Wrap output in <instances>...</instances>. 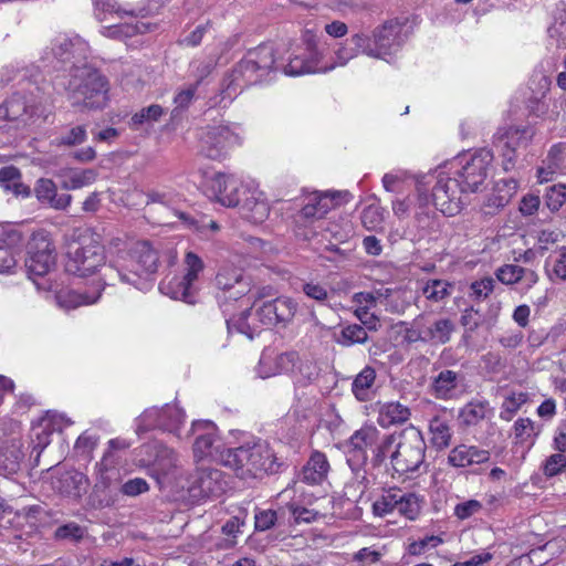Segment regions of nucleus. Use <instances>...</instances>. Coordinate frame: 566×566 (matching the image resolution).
Wrapping results in <instances>:
<instances>
[{
	"label": "nucleus",
	"instance_id": "28",
	"mask_svg": "<svg viewBox=\"0 0 566 566\" xmlns=\"http://www.w3.org/2000/svg\"><path fill=\"white\" fill-rule=\"evenodd\" d=\"M319 52L307 42V51L302 55L291 57L289 63L284 66V73L291 76H297L308 73H316L326 71V66L319 65Z\"/></svg>",
	"mask_w": 566,
	"mask_h": 566
},
{
	"label": "nucleus",
	"instance_id": "10",
	"mask_svg": "<svg viewBox=\"0 0 566 566\" xmlns=\"http://www.w3.org/2000/svg\"><path fill=\"white\" fill-rule=\"evenodd\" d=\"M104 263V247L93 237H83L76 245L70 247L65 269L71 274L87 276Z\"/></svg>",
	"mask_w": 566,
	"mask_h": 566
},
{
	"label": "nucleus",
	"instance_id": "17",
	"mask_svg": "<svg viewBox=\"0 0 566 566\" xmlns=\"http://www.w3.org/2000/svg\"><path fill=\"white\" fill-rule=\"evenodd\" d=\"M349 197L350 195L347 191H336L333 193L312 192L305 198L304 206L296 217V222L304 221L306 223L322 219L342 201H348Z\"/></svg>",
	"mask_w": 566,
	"mask_h": 566
},
{
	"label": "nucleus",
	"instance_id": "61",
	"mask_svg": "<svg viewBox=\"0 0 566 566\" xmlns=\"http://www.w3.org/2000/svg\"><path fill=\"white\" fill-rule=\"evenodd\" d=\"M515 438L524 442L538 434V428L528 418H520L514 423Z\"/></svg>",
	"mask_w": 566,
	"mask_h": 566
},
{
	"label": "nucleus",
	"instance_id": "46",
	"mask_svg": "<svg viewBox=\"0 0 566 566\" xmlns=\"http://www.w3.org/2000/svg\"><path fill=\"white\" fill-rule=\"evenodd\" d=\"M400 489H389L385 491L374 503L373 512L377 516L397 512V504L400 501Z\"/></svg>",
	"mask_w": 566,
	"mask_h": 566
},
{
	"label": "nucleus",
	"instance_id": "45",
	"mask_svg": "<svg viewBox=\"0 0 566 566\" xmlns=\"http://www.w3.org/2000/svg\"><path fill=\"white\" fill-rule=\"evenodd\" d=\"M453 284L444 280H428L422 286V294L431 302H443L452 293Z\"/></svg>",
	"mask_w": 566,
	"mask_h": 566
},
{
	"label": "nucleus",
	"instance_id": "15",
	"mask_svg": "<svg viewBox=\"0 0 566 566\" xmlns=\"http://www.w3.org/2000/svg\"><path fill=\"white\" fill-rule=\"evenodd\" d=\"M200 153L207 158L220 160L240 144V137L227 125L208 126L200 134Z\"/></svg>",
	"mask_w": 566,
	"mask_h": 566
},
{
	"label": "nucleus",
	"instance_id": "35",
	"mask_svg": "<svg viewBox=\"0 0 566 566\" xmlns=\"http://www.w3.org/2000/svg\"><path fill=\"white\" fill-rule=\"evenodd\" d=\"M0 185L6 191L17 197L29 198L31 188L22 181L21 171L14 166H6L0 169Z\"/></svg>",
	"mask_w": 566,
	"mask_h": 566
},
{
	"label": "nucleus",
	"instance_id": "52",
	"mask_svg": "<svg viewBox=\"0 0 566 566\" xmlns=\"http://www.w3.org/2000/svg\"><path fill=\"white\" fill-rule=\"evenodd\" d=\"M400 497L397 504V513L409 520H415L420 512L418 496L415 493L400 490Z\"/></svg>",
	"mask_w": 566,
	"mask_h": 566
},
{
	"label": "nucleus",
	"instance_id": "25",
	"mask_svg": "<svg viewBox=\"0 0 566 566\" xmlns=\"http://www.w3.org/2000/svg\"><path fill=\"white\" fill-rule=\"evenodd\" d=\"M22 241V233L17 229L0 231V273H11L17 266V254Z\"/></svg>",
	"mask_w": 566,
	"mask_h": 566
},
{
	"label": "nucleus",
	"instance_id": "39",
	"mask_svg": "<svg viewBox=\"0 0 566 566\" xmlns=\"http://www.w3.org/2000/svg\"><path fill=\"white\" fill-rule=\"evenodd\" d=\"M368 332L359 324H346L342 326L339 334L336 336V343L343 347H350L368 342Z\"/></svg>",
	"mask_w": 566,
	"mask_h": 566
},
{
	"label": "nucleus",
	"instance_id": "57",
	"mask_svg": "<svg viewBox=\"0 0 566 566\" xmlns=\"http://www.w3.org/2000/svg\"><path fill=\"white\" fill-rule=\"evenodd\" d=\"M565 452L557 451L549 455L543 463V473L547 478H553L566 470V455Z\"/></svg>",
	"mask_w": 566,
	"mask_h": 566
},
{
	"label": "nucleus",
	"instance_id": "5",
	"mask_svg": "<svg viewBox=\"0 0 566 566\" xmlns=\"http://www.w3.org/2000/svg\"><path fill=\"white\" fill-rule=\"evenodd\" d=\"M406 22L398 19L388 20L377 27L371 35L366 33H356L353 41L357 46L363 48V53L375 57L385 59L386 55L397 53L408 38Z\"/></svg>",
	"mask_w": 566,
	"mask_h": 566
},
{
	"label": "nucleus",
	"instance_id": "32",
	"mask_svg": "<svg viewBox=\"0 0 566 566\" xmlns=\"http://www.w3.org/2000/svg\"><path fill=\"white\" fill-rule=\"evenodd\" d=\"M454 331L455 324L452 319L441 317L434 321H430L424 315V333L428 343L434 345H444L450 342Z\"/></svg>",
	"mask_w": 566,
	"mask_h": 566
},
{
	"label": "nucleus",
	"instance_id": "51",
	"mask_svg": "<svg viewBox=\"0 0 566 566\" xmlns=\"http://www.w3.org/2000/svg\"><path fill=\"white\" fill-rule=\"evenodd\" d=\"M87 133L84 125H77L62 132L59 136L53 139V144L56 146L73 147L80 145L86 140Z\"/></svg>",
	"mask_w": 566,
	"mask_h": 566
},
{
	"label": "nucleus",
	"instance_id": "41",
	"mask_svg": "<svg viewBox=\"0 0 566 566\" xmlns=\"http://www.w3.org/2000/svg\"><path fill=\"white\" fill-rule=\"evenodd\" d=\"M101 292L94 294L78 293L75 291H61L56 294L59 305L66 310L76 308L81 305H90L97 302Z\"/></svg>",
	"mask_w": 566,
	"mask_h": 566
},
{
	"label": "nucleus",
	"instance_id": "44",
	"mask_svg": "<svg viewBox=\"0 0 566 566\" xmlns=\"http://www.w3.org/2000/svg\"><path fill=\"white\" fill-rule=\"evenodd\" d=\"M434 176H421L417 177V207H416V218L418 220H421L423 217L429 218L431 210H430V203L432 201V198L427 195L426 186L430 185L433 180Z\"/></svg>",
	"mask_w": 566,
	"mask_h": 566
},
{
	"label": "nucleus",
	"instance_id": "9",
	"mask_svg": "<svg viewBox=\"0 0 566 566\" xmlns=\"http://www.w3.org/2000/svg\"><path fill=\"white\" fill-rule=\"evenodd\" d=\"M493 153L488 148H480L471 155L457 158L452 166L454 175L467 192H476L484 185L493 163Z\"/></svg>",
	"mask_w": 566,
	"mask_h": 566
},
{
	"label": "nucleus",
	"instance_id": "56",
	"mask_svg": "<svg viewBox=\"0 0 566 566\" xmlns=\"http://www.w3.org/2000/svg\"><path fill=\"white\" fill-rule=\"evenodd\" d=\"M525 401L526 395L523 392L506 397L501 406L500 418L510 421Z\"/></svg>",
	"mask_w": 566,
	"mask_h": 566
},
{
	"label": "nucleus",
	"instance_id": "31",
	"mask_svg": "<svg viewBox=\"0 0 566 566\" xmlns=\"http://www.w3.org/2000/svg\"><path fill=\"white\" fill-rule=\"evenodd\" d=\"M495 276L505 285H513L524 280L527 289H532L538 282V274L534 270L525 269L517 264L500 266L495 271Z\"/></svg>",
	"mask_w": 566,
	"mask_h": 566
},
{
	"label": "nucleus",
	"instance_id": "34",
	"mask_svg": "<svg viewBox=\"0 0 566 566\" xmlns=\"http://www.w3.org/2000/svg\"><path fill=\"white\" fill-rule=\"evenodd\" d=\"M410 410L398 401H389L378 405V423L382 428L405 423L410 418Z\"/></svg>",
	"mask_w": 566,
	"mask_h": 566
},
{
	"label": "nucleus",
	"instance_id": "55",
	"mask_svg": "<svg viewBox=\"0 0 566 566\" xmlns=\"http://www.w3.org/2000/svg\"><path fill=\"white\" fill-rule=\"evenodd\" d=\"M544 199L551 211H558L566 201V186L564 184H557L548 187Z\"/></svg>",
	"mask_w": 566,
	"mask_h": 566
},
{
	"label": "nucleus",
	"instance_id": "16",
	"mask_svg": "<svg viewBox=\"0 0 566 566\" xmlns=\"http://www.w3.org/2000/svg\"><path fill=\"white\" fill-rule=\"evenodd\" d=\"M467 388V378L463 371L441 369L431 377L428 390L439 400H457L461 398Z\"/></svg>",
	"mask_w": 566,
	"mask_h": 566
},
{
	"label": "nucleus",
	"instance_id": "1",
	"mask_svg": "<svg viewBox=\"0 0 566 566\" xmlns=\"http://www.w3.org/2000/svg\"><path fill=\"white\" fill-rule=\"evenodd\" d=\"M157 269V251L148 241H139L134 243L120 256L118 265L104 266L102 279L105 285H115V281L118 280L135 286L137 290H147L149 282L146 277L154 274Z\"/></svg>",
	"mask_w": 566,
	"mask_h": 566
},
{
	"label": "nucleus",
	"instance_id": "42",
	"mask_svg": "<svg viewBox=\"0 0 566 566\" xmlns=\"http://www.w3.org/2000/svg\"><path fill=\"white\" fill-rule=\"evenodd\" d=\"M489 402L485 400H471L459 411V418L467 427L476 426L486 416Z\"/></svg>",
	"mask_w": 566,
	"mask_h": 566
},
{
	"label": "nucleus",
	"instance_id": "22",
	"mask_svg": "<svg viewBox=\"0 0 566 566\" xmlns=\"http://www.w3.org/2000/svg\"><path fill=\"white\" fill-rule=\"evenodd\" d=\"M244 188L238 178L223 172L216 174L210 180V190L217 201L226 207L239 206Z\"/></svg>",
	"mask_w": 566,
	"mask_h": 566
},
{
	"label": "nucleus",
	"instance_id": "20",
	"mask_svg": "<svg viewBox=\"0 0 566 566\" xmlns=\"http://www.w3.org/2000/svg\"><path fill=\"white\" fill-rule=\"evenodd\" d=\"M216 285L220 291L217 295L220 301H237L250 292L249 277L240 269H220L216 275Z\"/></svg>",
	"mask_w": 566,
	"mask_h": 566
},
{
	"label": "nucleus",
	"instance_id": "27",
	"mask_svg": "<svg viewBox=\"0 0 566 566\" xmlns=\"http://www.w3.org/2000/svg\"><path fill=\"white\" fill-rule=\"evenodd\" d=\"M489 460L490 452L476 446L459 444L451 449L448 454V463L457 469L485 463Z\"/></svg>",
	"mask_w": 566,
	"mask_h": 566
},
{
	"label": "nucleus",
	"instance_id": "24",
	"mask_svg": "<svg viewBox=\"0 0 566 566\" xmlns=\"http://www.w3.org/2000/svg\"><path fill=\"white\" fill-rule=\"evenodd\" d=\"M237 207L241 216L253 223H262L270 214V206L263 192L258 189L244 188Z\"/></svg>",
	"mask_w": 566,
	"mask_h": 566
},
{
	"label": "nucleus",
	"instance_id": "38",
	"mask_svg": "<svg viewBox=\"0 0 566 566\" xmlns=\"http://www.w3.org/2000/svg\"><path fill=\"white\" fill-rule=\"evenodd\" d=\"M376 380V370L370 366H365L355 377L352 384V392L357 400L365 402L370 398V389Z\"/></svg>",
	"mask_w": 566,
	"mask_h": 566
},
{
	"label": "nucleus",
	"instance_id": "3",
	"mask_svg": "<svg viewBox=\"0 0 566 566\" xmlns=\"http://www.w3.org/2000/svg\"><path fill=\"white\" fill-rule=\"evenodd\" d=\"M221 462L240 479L256 478L262 473L275 474L283 465L269 443L261 439L227 449L221 453Z\"/></svg>",
	"mask_w": 566,
	"mask_h": 566
},
{
	"label": "nucleus",
	"instance_id": "63",
	"mask_svg": "<svg viewBox=\"0 0 566 566\" xmlns=\"http://www.w3.org/2000/svg\"><path fill=\"white\" fill-rule=\"evenodd\" d=\"M255 316L260 321V323L264 326H273L277 325L279 321L276 318L277 313L274 308V302L268 301L264 302L256 311Z\"/></svg>",
	"mask_w": 566,
	"mask_h": 566
},
{
	"label": "nucleus",
	"instance_id": "47",
	"mask_svg": "<svg viewBox=\"0 0 566 566\" xmlns=\"http://www.w3.org/2000/svg\"><path fill=\"white\" fill-rule=\"evenodd\" d=\"M86 535V528L75 522H69L60 525L53 533L55 541H63L70 543H80Z\"/></svg>",
	"mask_w": 566,
	"mask_h": 566
},
{
	"label": "nucleus",
	"instance_id": "11",
	"mask_svg": "<svg viewBox=\"0 0 566 566\" xmlns=\"http://www.w3.org/2000/svg\"><path fill=\"white\" fill-rule=\"evenodd\" d=\"M186 419L185 411L176 403H167L161 408L146 409L136 420L137 433L159 429L179 437V430Z\"/></svg>",
	"mask_w": 566,
	"mask_h": 566
},
{
	"label": "nucleus",
	"instance_id": "59",
	"mask_svg": "<svg viewBox=\"0 0 566 566\" xmlns=\"http://www.w3.org/2000/svg\"><path fill=\"white\" fill-rule=\"evenodd\" d=\"M549 168L566 174V143L553 145L548 153Z\"/></svg>",
	"mask_w": 566,
	"mask_h": 566
},
{
	"label": "nucleus",
	"instance_id": "49",
	"mask_svg": "<svg viewBox=\"0 0 566 566\" xmlns=\"http://www.w3.org/2000/svg\"><path fill=\"white\" fill-rule=\"evenodd\" d=\"M164 108L158 104H153L147 107L142 108L139 112L135 113L129 122L130 127L138 129L140 126L145 124H153L164 115Z\"/></svg>",
	"mask_w": 566,
	"mask_h": 566
},
{
	"label": "nucleus",
	"instance_id": "53",
	"mask_svg": "<svg viewBox=\"0 0 566 566\" xmlns=\"http://www.w3.org/2000/svg\"><path fill=\"white\" fill-rule=\"evenodd\" d=\"M156 449L154 462L163 473H168L177 465L178 455L172 449L163 444L156 446Z\"/></svg>",
	"mask_w": 566,
	"mask_h": 566
},
{
	"label": "nucleus",
	"instance_id": "13",
	"mask_svg": "<svg viewBox=\"0 0 566 566\" xmlns=\"http://www.w3.org/2000/svg\"><path fill=\"white\" fill-rule=\"evenodd\" d=\"M463 193H467V190L462 187L455 175L451 177L440 172L432 188V203L444 216L452 217L462 210L464 205L462 200Z\"/></svg>",
	"mask_w": 566,
	"mask_h": 566
},
{
	"label": "nucleus",
	"instance_id": "60",
	"mask_svg": "<svg viewBox=\"0 0 566 566\" xmlns=\"http://www.w3.org/2000/svg\"><path fill=\"white\" fill-rule=\"evenodd\" d=\"M403 337L408 343H428L424 333V314H420L413 319L412 325L406 328Z\"/></svg>",
	"mask_w": 566,
	"mask_h": 566
},
{
	"label": "nucleus",
	"instance_id": "4",
	"mask_svg": "<svg viewBox=\"0 0 566 566\" xmlns=\"http://www.w3.org/2000/svg\"><path fill=\"white\" fill-rule=\"evenodd\" d=\"M274 65L275 57L272 45L261 44L249 50L233 67L228 90H242L270 81V74L275 71Z\"/></svg>",
	"mask_w": 566,
	"mask_h": 566
},
{
	"label": "nucleus",
	"instance_id": "7",
	"mask_svg": "<svg viewBox=\"0 0 566 566\" xmlns=\"http://www.w3.org/2000/svg\"><path fill=\"white\" fill-rule=\"evenodd\" d=\"M27 92H15L0 106V117L11 122H19L23 125H31L41 117H45V98L40 95L36 85L28 84Z\"/></svg>",
	"mask_w": 566,
	"mask_h": 566
},
{
	"label": "nucleus",
	"instance_id": "58",
	"mask_svg": "<svg viewBox=\"0 0 566 566\" xmlns=\"http://www.w3.org/2000/svg\"><path fill=\"white\" fill-rule=\"evenodd\" d=\"M212 30V22L207 20L195 28L189 34L179 40L180 45L196 48L200 45L203 36Z\"/></svg>",
	"mask_w": 566,
	"mask_h": 566
},
{
	"label": "nucleus",
	"instance_id": "40",
	"mask_svg": "<svg viewBox=\"0 0 566 566\" xmlns=\"http://www.w3.org/2000/svg\"><path fill=\"white\" fill-rule=\"evenodd\" d=\"M397 436L396 434H379V440L374 444L371 449L370 463L374 468L381 467L387 458L391 455L396 448Z\"/></svg>",
	"mask_w": 566,
	"mask_h": 566
},
{
	"label": "nucleus",
	"instance_id": "23",
	"mask_svg": "<svg viewBox=\"0 0 566 566\" xmlns=\"http://www.w3.org/2000/svg\"><path fill=\"white\" fill-rule=\"evenodd\" d=\"M50 53L52 56L61 62L71 61L72 59L81 62L87 59L90 54L88 43L82 38L57 35L51 42Z\"/></svg>",
	"mask_w": 566,
	"mask_h": 566
},
{
	"label": "nucleus",
	"instance_id": "48",
	"mask_svg": "<svg viewBox=\"0 0 566 566\" xmlns=\"http://www.w3.org/2000/svg\"><path fill=\"white\" fill-rule=\"evenodd\" d=\"M548 35L556 40L557 46L566 48V7H557L554 13V22L549 25Z\"/></svg>",
	"mask_w": 566,
	"mask_h": 566
},
{
	"label": "nucleus",
	"instance_id": "43",
	"mask_svg": "<svg viewBox=\"0 0 566 566\" xmlns=\"http://www.w3.org/2000/svg\"><path fill=\"white\" fill-rule=\"evenodd\" d=\"M378 296L382 298V303L387 311L395 314H401L409 306L410 302L406 298V292L402 290L384 289L379 290Z\"/></svg>",
	"mask_w": 566,
	"mask_h": 566
},
{
	"label": "nucleus",
	"instance_id": "50",
	"mask_svg": "<svg viewBox=\"0 0 566 566\" xmlns=\"http://www.w3.org/2000/svg\"><path fill=\"white\" fill-rule=\"evenodd\" d=\"M97 178V171L92 168L71 170L69 177L63 181L65 189H80L93 184Z\"/></svg>",
	"mask_w": 566,
	"mask_h": 566
},
{
	"label": "nucleus",
	"instance_id": "36",
	"mask_svg": "<svg viewBox=\"0 0 566 566\" xmlns=\"http://www.w3.org/2000/svg\"><path fill=\"white\" fill-rule=\"evenodd\" d=\"M429 432L431 443L437 449L442 450L450 446L453 430L447 417L441 415L432 417L429 421Z\"/></svg>",
	"mask_w": 566,
	"mask_h": 566
},
{
	"label": "nucleus",
	"instance_id": "21",
	"mask_svg": "<svg viewBox=\"0 0 566 566\" xmlns=\"http://www.w3.org/2000/svg\"><path fill=\"white\" fill-rule=\"evenodd\" d=\"M191 431L197 433L196 441L193 443V454L197 459H219L221 461V453L226 450H220V446L217 444V428L212 421L209 420H197L192 422Z\"/></svg>",
	"mask_w": 566,
	"mask_h": 566
},
{
	"label": "nucleus",
	"instance_id": "14",
	"mask_svg": "<svg viewBox=\"0 0 566 566\" xmlns=\"http://www.w3.org/2000/svg\"><path fill=\"white\" fill-rule=\"evenodd\" d=\"M54 245L48 235L34 234L28 244L25 259V272L33 282L36 277L44 276L55 264Z\"/></svg>",
	"mask_w": 566,
	"mask_h": 566
},
{
	"label": "nucleus",
	"instance_id": "30",
	"mask_svg": "<svg viewBox=\"0 0 566 566\" xmlns=\"http://www.w3.org/2000/svg\"><path fill=\"white\" fill-rule=\"evenodd\" d=\"M34 193L41 203L48 205L49 207L57 210L66 209L72 201V196L69 193L57 195L55 184L48 178H40L36 180Z\"/></svg>",
	"mask_w": 566,
	"mask_h": 566
},
{
	"label": "nucleus",
	"instance_id": "33",
	"mask_svg": "<svg viewBox=\"0 0 566 566\" xmlns=\"http://www.w3.org/2000/svg\"><path fill=\"white\" fill-rule=\"evenodd\" d=\"M328 470L329 463L326 455L314 451L302 470L301 479L308 484H319L326 479Z\"/></svg>",
	"mask_w": 566,
	"mask_h": 566
},
{
	"label": "nucleus",
	"instance_id": "18",
	"mask_svg": "<svg viewBox=\"0 0 566 566\" xmlns=\"http://www.w3.org/2000/svg\"><path fill=\"white\" fill-rule=\"evenodd\" d=\"M223 473L213 468H200L192 476L189 492L195 497L209 499L222 495L227 490Z\"/></svg>",
	"mask_w": 566,
	"mask_h": 566
},
{
	"label": "nucleus",
	"instance_id": "54",
	"mask_svg": "<svg viewBox=\"0 0 566 566\" xmlns=\"http://www.w3.org/2000/svg\"><path fill=\"white\" fill-rule=\"evenodd\" d=\"M273 302L274 308L277 313L276 318L279 321V324L285 326L293 319L296 313L297 304L289 297H277L273 300Z\"/></svg>",
	"mask_w": 566,
	"mask_h": 566
},
{
	"label": "nucleus",
	"instance_id": "64",
	"mask_svg": "<svg viewBox=\"0 0 566 566\" xmlns=\"http://www.w3.org/2000/svg\"><path fill=\"white\" fill-rule=\"evenodd\" d=\"M197 88V84H190L187 87L180 90L174 97V112L184 111L188 108L195 98Z\"/></svg>",
	"mask_w": 566,
	"mask_h": 566
},
{
	"label": "nucleus",
	"instance_id": "19",
	"mask_svg": "<svg viewBox=\"0 0 566 566\" xmlns=\"http://www.w3.org/2000/svg\"><path fill=\"white\" fill-rule=\"evenodd\" d=\"M533 132L528 127H511L503 134L494 136V146L502 158L504 171H511L516 164V148L521 139L531 138Z\"/></svg>",
	"mask_w": 566,
	"mask_h": 566
},
{
	"label": "nucleus",
	"instance_id": "29",
	"mask_svg": "<svg viewBox=\"0 0 566 566\" xmlns=\"http://www.w3.org/2000/svg\"><path fill=\"white\" fill-rule=\"evenodd\" d=\"M87 476L77 470L60 472L53 481V488L61 494L73 497H81L87 490Z\"/></svg>",
	"mask_w": 566,
	"mask_h": 566
},
{
	"label": "nucleus",
	"instance_id": "6",
	"mask_svg": "<svg viewBox=\"0 0 566 566\" xmlns=\"http://www.w3.org/2000/svg\"><path fill=\"white\" fill-rule=\"evenodd\" d=\"M379 440V430L374 426H363L356 430L345 443V455L347 464L354 473V479L358 483L360 494H363L369 484L365 467L368 461L367 450L373 448Z\"/></svg>",
	"mask_w": 566,
	"mask_h": 566
},
{
	"label": "nucleus",
	"instance_id": "37",
	"mask_svg": "<svg viewBox=\"0 0 566 566\" xmlns=\"http://www.w3.org/2000/svg\"><path fill=\"white\" fill-rule=\"evenodd\" d=\"M24 459L20 440H11L0 453V469L6 474H14L21 469Z\"/></svg>",
	"mask_w": 566,
	"mask_h": 566
},
{
	"label": "nucleus",
	"instance_id": "62",
	"mask_svg": "<svg viewBox=\"0 0 566 566\" xmlns=\"http://www.w3.org/2000/svg\"><path fill=\"white\" fill-rule=\"evenodd\" d=\"M214 61L212 59L195 60L190 64L191 73L197 78V86L212 72L214 69Z\"/></svg>",
	"mask_w": 566,
	"mask_h": 566
},
{
	"label": "nucleus",
	"instance_id": "8",
	"mask_svg": "<svg viewBox=\"0 0 566 566\" xmlns=\"http://www.w3.org/2000/svg\"><path fill=\"white\" fill-rule=\"evenodd\" d=\"M426 442L419 430L411 427L397 436L396 448L390 455L395 472L405 474L417 471L424 461Z\"/></svg>",
	"mask_w": 566,
	"mask_h": 566
},
{
	"label": "nucleus",
	"instance_id": "2",
	"mask_svg": "<svg viewBox=\"0 0 566 566\" xmlns=\"http://www.w3.org/2000/svg\"><path fill=\"white\" fill-rule=\"evenodd\" d=\"M63 85L73 106L103 109L108 104L109 82L107 77L87 63H74L70 70L69 80Z\"/></svg>",
	"mask_w": 566,
	"mask_h": 566
},
{
	"label": "nucleus",
	"instance_id": "26",
	"mask_svg": "<svg viewBox=\"0 0 566 566\" xmlns=\"http://www.w3.org/2000/svg\"><path fill=\"white\" fill-rule=\"evenodd\" d=\"M300 364V356L296 352H285L276 355L274 358L263 353L260 359V374L262 378H268L276 374L294 373Z\"/></svg>",
	"mask_w": 566,
	"mask_h": 566
},
{
	"label": "nucleus",
	"instance_id": "12",
	"mask_svg": "<svg viewBox=\"0 0 566 566\" xmlns=\"http://www.w3.org/2000/svg\"><path fill=\"white\" fill-rule=\"evenodd\" d=\"M186 273L181 277L172 279L160 289L174 300H180L187 304L197 302V287L195 286L199 274L203 271V261L193 252H187L185 256Z\"/></svg>",
	"mask_w": 566,
	"mask_h": 566
}]
</instances>
